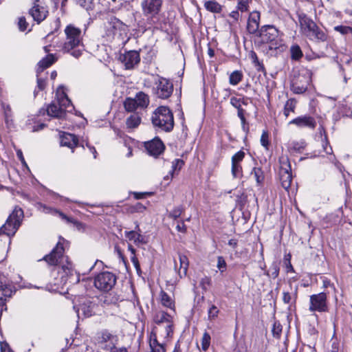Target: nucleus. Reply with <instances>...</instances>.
I'll list each match as a JSON object with an SVG mask.
<instances>
[{
  "label": "nucleus",
  "instance_id": "obj_26",
  "mask_svg": "<svg viewBox=\"0 0 352 352\" xmlns=\"http://www.w3.org/2000/svg\"><path fill=\"white\" fill-rule=\"evenodd\" d=\"M153 320L155 324L161 325L162 324H170L173 322V318L172 316L164 311H160L155 313Z\"/></svg>",
  "mask_w": 352,
  "mask_h": 352
},
{
  "label": "nucleus",
  "instance_id": "obj_52",
  "mask_svg": "<svg viewBox=\"0 0 352 352\" xmlns=\"http://www.w3.org/2000/svg\"><path fill=\"white\" fill-rule=\"evenodd\" d=\"M334 30L342 34H347L352 32V28L349 26L338 25L334 28Z\"/></svg>",
  "mask_w": 352,
  "mask_h": 352
},
{
  "label": "nucleus",
  "instance_id": "obj_53",
  "mask_svg": "<svg viewBox=\"0 0 352 352\" xmlns=\"http://www.w3.org/2000/svg\"><path fill=\"white\" fill-rule=\"evenodd\" d=\"M261 144L263 146L267 148L269 145V135L267 131H263L261 137Z\"/></svg>",
  "mask_w": 352,
  "mask_h": 352
},
{
  "label": "nucleus",
  "instance_id": "obj_42",
  "mask_svg": "<svg viewBox=\"0 0 352 352\" xmlns=\"http://www.w3.org/2000/svg\"><path fill=\"white\" fill-rule=\"evenodd\" d=\"M306 144L305 141L296 142L290 143L289 148L294 151L301 153L305 148Z\"/></svg>",
  "mask_w": 352,
  "mask_h": 352
},
{
  "label": "nucleus",
  "instance_id": "obj_13",
  "mask_svg": "<svg viewBox=\"0 0 352 352\" xmlns=\"http://www.w3.org/2000/svg\"><path fill=\"white\" fill-rule=\"evenodd\" d=\"M30 14L38 23L45 19L48 10L40 0H34L32 8L29 11Z\"/></svg>",
  "mask_w": 352,
  "mask_h": 352
},
{
  "label": "nucleus",
  "instance_id": "obj_56",
  "mask_svg": "<svg viewBox=\"0 0 352 352\" xmlns=\"http://www.w3.org/2000/svg\"><path fill=\"white\" fill-rule=\"evenodd\" d=\"M230 104L237 109L241 107V99L236 97H232L230 98Z\"/></svg>",
  "mask_w": 352,
  "mask_h": 352
},
{
  "label": "nucleus",
  "instance_id": "obj_23",
  "mask_svg": "<svg viewBox=\"0 0 352 352\" xmlns=\"http://www.w3.org/2000/svg\"><path fill=\"white\" fill-rule=\"evenodd\" d=\"M299 23L302 30V32L305 35L311 30H314L313 29L317 25L316 23L313 21V20H311L305 14H301L299 15Z\"/></svg>",
  "mask_w": 352,
  "mask_h": 352
},
{
  "label": "nucleus",
  "instance_id": "obj_12",
  "mask_svg": "<svg viewBox=\"0 0 352 352\" xmlns=\"http://www.w3.org/2000/svg\"><path fill=\"white\" fill-rule=\"evenodd\" d=\"M157 85L156 94L158 98L166 99L169 98L173 91V85L164 78H160Z\"/></svg>",
  "mask_w": 352,
  "mask_h": 352
},
{
  "label": "nucleus",
  "instance_id": "obj_29",
  "mask_svg": "<svg viewBox=\"0 0 352 352\" xmlns=\"http://www.w3.org/2000/svg\"><path fill=\"white\" fill-rule=\"evenodd\" d=\"M178 258L179 261V268L178 271V274L180 277L185 276L187 274L189 262L188 258L184 254H179Z\"/></svg>",
  "mask_w": 352,
  "mask_h": 352
},
{
  "label": "nucleus",
  "instance_id": "obj_40",
  "mask_svg": "<svg viewBox=\"0 0 352 352\" xmlns=\"http://www.w3.org/2000/svg\"><path fill=\"white\" fill-rule=\"evenodd\" d=\"M279 270L280 267L278 263L276 262H273L270 267L269 270L265 272V274L269 276H272L273 278H276L279 274Z\"/></svg>",
  "mask_w": 352,
  "mask_h": 352
},
{
  "label": "nucleus",
  "instance_id": "obj_11",
  "mask_svg": "<svg viewBox=\"0 0 352 352\" xmlns=\"http://www.w3.org/2000/svg\"><path fill=\"white\" fill-rule=\"evenodd\" d=\"M309 310L311 312L328 311L327 294L324 292H320L318 294L310 296Z\"/></svg>",
  "mask_w": 352,
  "mask_h": 352
},
{
  "label": "nucleus",
  "instance_id": "obj_30",
  "mask_svg": "<svg viewBox=\"0 0 352 352\" xmlns=\"http://www.w3.org/2000/svg\"><path fill=\"white\" fill-rule=\"evenodd\" d=\"M56 60V58L53 54H49L41 60L39 61L38 65V68L37 70V74L42 72L43 69L50 67L55 61Z\"/></svg>",
  "mask_w": 352,
  "mask_h": 352
},
{
  "label": "nucleus",
  "instance_id": "obj_6",
  "mask_svg": "<svg viewBox=\"0 0 352 352\" xmlns=\"http://www.w3.org/2000/svg\"><path fill=\"white\" fill-rule=\"evenodd\" d=\"M258 36L263 43H270V49H277L280 46L278 40V30L273 25L262 26L258 31Z\"/></svg>",
  "mask_w": 352,
  "mask_h": 352
},
{
  "label": "nucleus",
  "instance_id": "obj_27",
  "mask_svg": "<svg viewBox=\"0 0 352 352\" xmlns=\"http://www.w3.org/2000/svg\"><path fill=\"white\" fill-rule=\"evenodd\" d=\"M313 30H311L306 34V36L309 37L311 40L318 42H324L327 40V35L325 34L324 32L320 29L318 25H316Z\"/></svg>",
  "mask_w": 352,
  "mask_h": 352
},
{
  "label": "nucleus",
  "instance_id": "obj_1",
  "mask_svg": "<svg viewBox=\"0 0 352 352\" xmlns=\"http://www.w3.org/2000/svg\"><path fill=\"white\" fill-rule=\"evenodd\" d=\"M65 249L63 244L59 241L52 252L45 255L40 261H45L50 265L56 266V270L61 276L60 284H66L69 282L71 284H76L80 281V275L73 268L72 263L64 256Z\"/></svg>",
  "mask_w": 352,
  "mask_h": 352
},
{
  "label": "nucleus",
  "instance_id": "obj_14",
  "mask_svg": "<svg viewBox=\"0 0 352 352\" xmlns=\"http://www.w3.org/2000/svg\"><path fill=\"white\" fill-rule=\"evenodd\" d=\"M120 60L126 69H131L140 63V56L137 51L131 50L120 54Z\"/></svg>",
  "mask_w": 352,
  "mask_h": 352
},
{
  "label": "nucleus",
  "instance_id": "obj_59",
  "mask_svg": "<svg viewBox=\"0 0 352 352\" xmlns=\"http://www.w3.org/2000/svg\"><path fill=\"white\" fill-rule=\"evenodd\" d=\"M323 149H324V151L327 153V154H331L332 153V148L329 146V142L327 141H325L324 143H323Z\"/></svg>",
  "mask_w": 352,
  "mask_h": 352
},
{
  "label": "nucleus",
  "instance_id": "obj_62",
  "mask_svg": "<svg viewBox=\"0 0 352 352\" xmlns=\"http://www.w3.org/2000/svg\"><path fill=\"white\" fill-rule=\"evenodd\" d=\"M109 351H110V352H128V350L126 348H125V347L118 348L116 346H114V348H112Z\"/></svg>",
  "mask_w": 352,
  "mask_h": 352
},
{
  "label": "nucleus",
  "instance_id": "obj_43",
  "mask_svg": "<svg viewBox=\"0 0 352 352\" xmlns=\"http://www.w3.org/2000/svg\"><path fill=\"white\" fill-rule=\"evenodd\" d=\"M211 337L208 332H204L201 340V349L206 351L210 345Z\"/></svg>",
  "mask_w": 352,
  "mask_h": 352
},
{
  "label": "nucleus",
  "instance_id": "obj_20",
  "mask_svg": "<svg viewBox=\"0 0 352 352\" xmlns=\"http://www.w3.org/2000/svg\"><path fill=\"white\" fill-rule=\"evenodd\" d=\"M124 236L128 240L133 241L136 245L146 243L145 237L142 234V231L138 223L135 230L125 231Z\"/></svg>",
  "mask_w": 352,
  "mask_h": 352
},
{
  "label": "nucleus",
  "instance_id": "obj_34",
  "mask_svg": "<svg viewBox=\"0 0 352 352\" xmlns=\"http://www.w3.org/2000/svg\"><path fill=\"white\" fill-rule=\"evenodd\" d=\"M205 8L213 13H220L222 10V6L214 1H208L204 3Z\"/></svg>",
  "mask_w": 352,
  "mask_h": 352
},
{
  "label": "nucleus",
  "instance_id": "obj_39",
  "mask_svg": "<svg viewBox=\"0 0 352 352\" xmlns=\"http://www.w3.org/2000/svg\"><path fill=\"white\" fill-rule=\"evenodd\" d=\"M58 103L61 109L64 110L65 113L66 111H71L74 108L72 103L68 97L61 99L58 102Z\"/></svg>",
  "mask_w": 352,
  "mask_h": 352
},
{
  "label": "nucleus",
  "instance_id": "obj_9",
  "mask_svg": "<svg viewBox=\"0 0 352 352\" xmlns=\"http://www.w3.org/2000/svg\"><path fill=\"white\" fill-rule=\"evenodd\" d=\"M280 170L279 177L281 185L286 190L290 188L292 182V174L290 162L289 159L285 157H281L279 160Z\"/></svg>",
  "mask_w": 352,
  "mask_h": 352
},
{
  "label": "nucleus",
  "instance_id": "obj_5",
  "mask_svg": "<svg viewBox=\"0 0 352 352\" xmlns=\"http://www.w3.org/2000/svg\"><path fill=\"white\" fill-rule=\"evenodd\" d=\"M117 282V276L111 272H102L94 278V286L100 291L107 292L111 291Z\"/></svg>",
  "mask_w": 352,
  "mask_h": 352
},
{
  "label": "nucleus",
  "instance_id": "obj_3",
  "mask_svg": "<svg viewBox=\"0 0 352 352\" xmlns=\"http://www.w3.org/2000/svg\"><path fill=\"white\" fill-rule=\"evenodd\" d=\"M151 120L154 126L163 131L170 132L174 126L173 113L167 107L161 106L158 107L154 111Z\"/></svg>",
  "mask_w": 352,
  "mask_h": 352
},
{
  "label": "nucleus",
  "instance_id": "obj_48",
  "mask_svg": "<svg viewBox=\"0 0 352 352\" xmlns=\"http://www.w3.org/2000/svg\"><path fill=\"white\" fill-rule=\"evenodd\" d=\"M183 210H184L182 206L175 207V208H173V210H171L169 212L168 216L169 217L175 220L180 217V215L183 212Z\"/></svg>",
  "mask_w": 352,
  "mask_h": 352
},
{
  "label": "nucleus",
  "instance_id": "obj_32",
  "mask_svg": "<svg viewBox=\"0 0 352 352\" xmlns=\"http://www.w3.org/2000/svg\"><path fill=\"white\" fill-rule=\"evenodd\" d=\"M140 108L146 107L149 104L148 95L142 91L138 92L134 98Z\"/></svg>",
  "mask_w": 352,
  "mask_h": 352
},
{
  "label": "nucleus",
  "instance_id": "obj_44",
  "mask_svg": "<svg viewBox=\"0 0 352 352\" xmlns=\"http://www.w3.org/2000/svg\"><path fill=\"white\" fill-rule=\"evenodd\" d=\"M161 301L162 305L166 307L173 309L175 307L170 297L164 292L161 293Z\"/></svg>",
  "mask_w": 352,
  "mask_h": 352
},
{
  "label": "nucleus",
  "instance_id": "obj_61",
  "mask_svg": "<svg viewBox=\"0 0 352 352\" xmlns=\"http://www.w3.org/2000/svg\"><path fill=\"white\" fill-rule=\"evenodd\" d=\"M241 122L243 131L248 133L249 131V126L248 123L246 122L245 118H244L243 120H241Z\"/></svg>",
  "mask_w": 352,
  "mask_h": 352
},
{
  "label": "nucleus",
  "instance_id": "obj_21",
  "mask_svg": "<svg viewBox=\"0 0 352 352\" xmlns=\"http://www.w3.org/2000/svg\"><path fill=\"white\" fill-rule=\"evenodd\" d=\"M261 14L258 11L250 12L247 24V30L250 34L258 33Z\"/></svg>",
  "mask_w": 352,
  "mask_h": 352
},
{
  "label": "nucleus",
  "instance_id": "obj_49",
  "mask_svg": "<svg viewBox=\"0 0 352 352\" xmlns=\"http://www.w3.org/2000/svg\"><path fill=\"white\" fill-rule=\"evenodd\" d=\"M56 99H57L58 102L59 100H60L61 99L68 97L65 92L64 86L60 85L57 88L56 91Z\"/></svg>",
  "mask_w": 352,
  "mask_h": 352
},
{
  "label": "nucleus",
  "instance_id": "obj_41",
  "mask_svg": "<svg viewBox=\"0 0 352 352\" xmlns=\"http://www.w3.org/2000/svg\"><path fill=\"white\" fill-rule=\"evenodd\" d=\"M291 57L293 60H298L302 56V52L298 45H294L290 49Z\"/></svg>",
  "mask_w": 352,
  "mask_h": 352
},
{
  "label": "nucleus",
  "instance_id": "obj_54",
  "mask_svg": "<svg viewBox=\"0 0 352 352\" xmlns=\"http://www.w3.org/2000/svg\"><path fill=\"white\" fill-rule=\"evenodd\" d=\"M173 322H171L170 324H166L164 328V338H169L172 337L173 335Z\"/></svg>",
  "mask_w": 352,
  "mask_h": 352
},
{
  "label": "nucleus",
  "instance_id": "obj_18",
  "mask_svg": "<svg viewBox=\"0 0 352 352\" xmlns=\"http://www.w3.org/2000/svg\"><path fill=\"white\" fill-rule=\"evenodd\" d=\"M245 153L243 151H239L232 157V175L234 177L236 178L242 174V166L241 162L245 157Z\"/></svg>",
  "mask_w": 352,
  "mask_h": 352
},
{
  "label": "nucleus",
  "instance_id": "obj_16",
  "mask_svg": "<svg viewBox=\"0 0 352 352\" xmlns=\"http://www.w3.org/2000/svg\"><path fill=\"white\" fill-rule=\"evenodd\" d=\"M289 124H294L299 128H309L314 129L316 126L315 118L309 115L298 116L289 122Z\"/></svg>",
  "mask_w": 352,
  "mask_h": 352
},
{
  "label": "nucleus",
  "instance_id": "obj_15",
  "mask_svg": "<svg viewBox=\"0 0 352 352\" xmlns=\"http://www.w3.org/2000/svg\"><path fill=\"white\" fill-rule=\"evenodd\" d=\"M14 292V287L0 276V307L6 306V298H10Z\"/></svg>",
  "mask_w": 352,
  "mask_h": 352
},
{
  "label": "nucleus",
  "instance_id": "obj_45",
  "mask_svg": "<svg viewBox=\"0 0 352 352\" xmlns=\"http://www.w3.org/2000/svg\"><path fill=\"white\" fill-rule=\"evenodd\" d=\"M251 0H238L236 8L241 12L249 11V4Z\"/></svg>",
  "mask_w": 352,
  "mask_h": 352
},
{
  "label": "nucleus",
  "instance_id": "obj_55",
  "mask_svg": "<svg viewBox=\"0 0 352 352\" xmlns=\"http://www.w3.org/2000/svg\"><path fill=\"white\" fill-rule=\"evenodd\" d=\"M184 165V161L181 159H175L172 163L173 172L175 170H180Z\"/></svg>",
  "mask_w": 352,
  "mask_h": 352
},
{
  "label": "nucleus",
  "instance_id": "obj_7",
  "mask_svg": "<svg viewBox=\"0 0 352 352\" xmlns=\"http://www.w3.org/2000/svg\"><path fill=\"white\" fill-rule=\"evenodd\" d=\"M162 6V0H142L141 8L143 14L151 23L155 24Z\"/></svg>",
  "mask_w": 352,
  "mask_h": 352
},
{
  "label": "nucleus",
  "instance_id": "obj_22",
  "mask_svg": "<svg viewBox=\"0 0 352 352\" xmlns=\"http://www.w3.org/2000/svg\"><path fill=\"white\" fill-rule=\"evenodd\" d=\"M289 289L283 292V301L285 304L292 305L296 303L298 295V286L293 287L290 283Z\"/></svg>",
  "mask_w": 352,
  "mask_h": 352
},
{
  "label": "nucleus",
  "instance_id": "obj_10",
  "mask_svg": "<svg viewBox=\"0 0 352 352\" xmlns=\"http://www.w3.org/2000/svg\"><path fill=\"white\" fill-rule=\"evenodd\" d=\"M118 336L106 329L98 333L97 336V342L98 345L101 348L107 351L114 348V346L118 344Z\"/></svg>",
  "mask_w": 352,
  "mask_h": 352
},
{
  "label": "nucleus",
  "instance_id": "obj_28",
  "mask_svg": "<svg viewBox=\"0 0 352 352\" xmlns=\"http://www.w3.org/2000/svg\"><path fill=\"white\" fill-rule=\"evenodd\" d=\"M46 111L47 115L53 118H61L65 115L64 110L54 103L49 104Z\"/></svg>",
  "mask_w": 352,
  "mask_h": 352
},
{
  "label": "nucleus",
  "instance_id": "obj_46",
  "mask_svg": "<svg viewBox=\"0 0 352 352\" xmlns=\"http://www.w3.org/2000/svg\"><path fill=\"white\" fill-rule=\"evenodd\" d=\"M219 312L218 308L215 305H212L208 311V319L210 320H214L218 316Z\"/></svg>",
  "mask_w": 352,
  "mask_h": 352
},
{
  "label": "nucleus",
  "instance_id": "obj_58",
  "mask_svg": "<svg viewBox=\"0 0 352 352\" xmlns=\"http://www.w3.org/2000/svg\"><path fill=\"white\" fill-rule=\"evenodd\" d=\"M131 261L133 265H134L135 268L136 269V270L138 272L140 271V265L138 259L135 255L131 256Z\"/></svg>",
  "mask_w": 352,
  "mask_h": 352
},
{
  "label": "nucleus",
  "instance_id": "obj_8",
  "mask_svg": "<svg viewBox=\"0 0 352 352\" xmlns=\"http://www.w3.org/2000/svg\"><path fill=\"white\" fill-rule=\"evenodd\" d=\"M23 210L15 209L8 217L6 223L0 228L2 233L7 236H13L21 224V217L23 216Z\"/></svg>",
  "mask_w": 352,
  "mask_h": 352
},
{
  "label": "nucleus",
  "instance_id": "obj_25",
  "mask_svg": "<svg viewBox=\"0 0 352 352\" xmlns=\"http://www.w3.org/2000/svg\"><path fill=\"white\" fill-rule=\"evenodd\" d=\"M78 140L77 137L72 133H65L60 139L61 146H67L72 149L78 145Z\"/></svg>",
  "mask_w": 352,
  "mask_h": 352
},
{
  "label": "nucleus",
  "instance_id": "obj_17",
  "mask_svg": "<svg viewBox=\"0 0 352 352\" xmlns=\"http://www.w3.org/2000/svg\"><path fill=\"white\" fill-rule=\"evenodd\" d=\"M145 148L150 155L157 157L164 151V145L160 138H155L145 143Z\"/></svg>",
  "mask_w": 352,
  "mask_h": 352
},
{
  "label": "nucleus",
  "instance_id": "obj_2",
  "mask_svg": "<svg viewBox=\"0 0 352 352\" xmlns=\"http://www.w3.org/2000/svg\"><path fill=\"white\" fill-rule=\"evenodd\" d=\"M66 39L63 43L62 51L69 53L76 58H79L84 51L82 42L81 30L73 25H68L65 29Z\"/></svg>",
  "mask_w": 352,
  "mask_h": 352
},
{
  "label": "nucleus",
  "instance_id": "obj_50",
  "mask_svg": "<svg viewBox=\"0 0 352 352\" xmlns=\"http://www.w3.org/2000/svg\"><path fill=\"white\" fill-rule=\"evenodd\" d=\"M28 23L26 21V19L24 16H21L19 19L18 21V27L20 31L24 32L28 28Z\"/></svg>",
  "mask_w": 352,
  "mask_h": 352
},
{
  "label": "nucleus",
  "instance_id": "obj_37",
  "mask_svg": "<svg viewBox=\"0 0 352 352\" xmlns=\"http://www.w3.org/2000/svg\"><path fill=\"white\" fill-rule=\"evenodd\" d=\"M243 78V74L241 71H234L232 72L229 77V82L232 85H238Z\"/></svg>",
  "mask_w": 352,
  "mask_h": 352
},
{
  "label": "nucleus",
  "instance_id": "obj_33",
  "mask_svg": "<svg viewBox=\"0 0 352 352\" xmlns=\"http://www.w3.org/2000/svg\"><path fill=\"white\" fill-rule=\"evenodd\" d=\"M141 122V118L138 113H133L126 118V124L128 128L134 129L138 127Z\"/></svg>",
  "mask_w": 352,
  "mask_h": 352
},
{
  "label": "nucleus",
  "instance_id": "obj_63",
  "mask_svg": "<svg viewBox=\"0 0 352 352\" xmlns=\"http://www.w3.org/2000/svg\"><path fill=\"white\" fill-rule=\"evenodd\" d=\"M1 352H10V349L7 343H1Z\"/></svg>",
  "mask_w": 352,
  "mask_h": 352
},
{
  "label": "nucleus",
  "instance_id": "obj_36",
  "mask_svg": "<svg viewBox=\"0 0 352 352\" xmlns=\"http://www.w3.org/2000/svg\"><path fill=\"white\" fill-rule=\"evenodd\" d=\"M124 107L126 111L129 112H133L140 107L135 100L131 98H127L125 100L124 102Z\"/></svg>",
  "mask_w": 352,
  "mask_h": 352
},
{
  "label": "nucleus",
  "instance_id": "obj_31",
  "mask_svg": "<svg viewBox=\"0 0 352 352\" xmlns=\"http://www.w3.org/2000/svg\"><path fill=\"white\" fill-rule=\"evenodd\" d=\"M44 212L46 213H51L52 214H58L62 219L66 221L68 223H72L74 224L77 223V221L74 219L67 217L63 212L56 209L44 206Z\"/></svg>",
  "mask_w": 352,
  "mask_h": 352
},
{
  "label": "nucleus",
  "instance_id": "obj_64",
  "mask_svg": "<svg viewBox=\"0 0 352 352\" xmlns=\"http://www.w3.org/2000/svg\"><path fill=\"white\" fill-rule=\"evenodd\" d=\"M230 16L234 19L235 21H237L239 18V10H236L231 12L230 14Z\"/></svg>",
  "mask_w": 352,
  "mask_h": 352
},
{
  "label": "nucleus",
  "instance_id": "obj_24",
  "mask_svg": "<svg viewBox=\"0 0 352 352\" xmlns=\"http://www.w3.org/2000/svg\"><path fill=\"white\" fill-rule=\"evenodd\" d=\"M149 346L150 352H166V348L164 344H161L157 339V333L153 329L150 335Z\"/></svg>",
  "mask_w": 352,
  "mask_h": 352
},
{
  "label": "nucleus",
  "instance_id": "obj_57",
  "mask_svg": "<svg viewBox=\"0 0 352 352\" xmlns=\"http://www.w3.org/2000/svg\"><path fill=\"white\" fill-rule=\"evenodd\" d=\"M46 86V82L45 79H43L41 78H38L37 76V88L38 90L42 91L45 89Z\"/></svg>",
  "mask_w": 352,
  "mask_h": 352
},
{
  "label": "nucleus",
  "instance_id": "obj_38",
  "mask_svg": "<svg viewBox=\"0 0 352 352\" xmlns=\"http://www.w3.org/2000/svg\"><path fill=\"white\" fill-rule=\"evenodd\" d=\"M251 175H254V177L258 185L262 184L264 180V175L261 168L254 167L251 172Z\"/></svg>",
  "mask_w": 352,
  "mask_h": 352
},
{
  "label": "nucleus",
  "instance_id": "obj_19",
  "mask_svg": "<svg viewBox=\"0 0 352 352\" xmlns=\"http://www.w3.org/2000/svg\"><path fill=\"white\" fill-rule=\"evenodd\" d=\"M309 85V78L305 76H299L291 85V90L296 94L305 93Z\"/></svg>",
  "mask_w": 352,
  "mask_h": 352
},
{
  "label": "nucleus",
  "instance_id": "obj_60",
  "mask_svg": "<svg viewBox=\"0 0 352 352\" xmlns=\"http://www.w3.org/2000/svg\"><path fill=\"white\" fill-rule=\"evenodd\" d=\"M176 229L177 231L181 232H185L186 231V226L184 224V221L179 222L177 226H176Z\"/></svg>",
  "mask_w": 352,
  "mask_h": 352
},
{
  "label": "nucleus",
  "instance_id": "obj_35",
  "mask_svg": "<svg viewBox=\"0 0 352 352\" xmlns=\"http://www.w3.org/2000/svg\"><path fill=\"white\" fill-rule=\"evenodd\" d=\"M296 107V100L294 98H290L287 100L284 106V115L286 117L289 116L290 112H294Z\"/></svg>",
  "mask_w": 352,
  "mask_h": 352
},
{
  "label": "nucleus",
  "instance_id": "obj_47",
  "mask_svg": "<svg viewBox=\"0 0 352 352\" xmlns=\"http://www.w3.org/2000/svg\"><path fill=\"white\" fill-rule=\"evenodd\" d=\"M81 311L82 314L85 317H89L91 315V310L89 307V306H87L86 304H83L80 305L79 307L77 308L76 312L78 315L79 316V311Z\"/></svg>",
  "mask_w": 352,
  "mask_h": 352
},
{
  "label": "nucleus",
  "instance_id": "obj_4",
  "mask_svg": "<svg viewBox=\"0 0 352 352\" xmlns=\"http://www.w3.org/2000/svg\"><path fill=\"white\" fill-rule=\"evenodd\" d=\"M133 19L134 16L133 12H131V16L126 19V23L122 22L115 16L110 17L107 23H104L106 35L109 37L113 38L118 34L122 36L123 34H126L129 27L126 23L133 22Z\"/></svg>",
  "mask_w": 352,
  "mask_h": 352
},
{
  "label": "nucleus",
  "instance_id": "obj_51",
  "mask_svg": "<svg viewBox=\"0 0 352 352\" xmlns=\"http://www.w3.org/2000/svg\"><path fill=\"white\" fill-rule=\"evenodd\" d=\"M227 267V264L226 261L223 256H218L217 258V268L219 271L223 273L226 271Z\"/></svg>",
  "mask_w": 352,
  "mask_h": 352
}]
</instances>
